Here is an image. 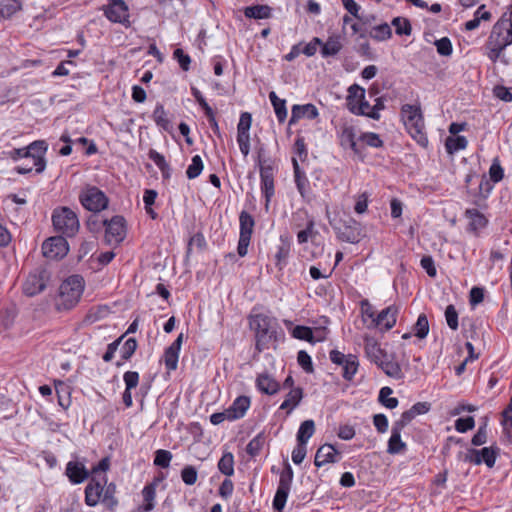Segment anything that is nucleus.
Here are the masks:
<instances>
[{"label":"nucleus","instance_id":"1","mask_svg":"<svg viewBox=\"0 0 512 512\" xmlns=\"http://www.w3.org/2000/svg\"><path fill=\"white\" fill-rule=\"evenodd\" d=\"M250 329L255 333V350L258 354L284 338V331L276 318L263 313L250 314L248 316Z\"/></svg>","mask_w":512,"mask_h":512},{"label":"nucleus","instance_id":"2","mask_svg":"<svg viewBox=\"0 0 512 512\" xmlns=\"http://www.w3.org/2000/svg\"><path fill=\"white\" fill-rule=\"evenodd\" d=\"M84 278L81 275L74 274L65 279L60 287L56 299V309L58 311H69L74 308L84 291Z\"/></svg>","mask_w":512,"mask_h":512},{"label":"nucleus","instance_id":"3","mask_svg":"<svg viewBox=\"0 0 512 512\" xmlns=\"http://www.w3.org/2000/svg\"><path fill=\"white\" fill-rule=\"evenodd\" d=\"M401 116L410 136L421 146L428 145L424 117L420 104H404L401 107Z\"/></svg>","mask_w":512,"mask_h":512},{"label":"nucleus","instance_id":"4","mask_svg":"<svg viewBox=\"0 0 512 512\" xmlns=\"http://www.w3.org/2000/svg\"><path fill=\"white\" fill-rule=\"evenodd\" d=\"M52 225L59 235L74 237L80 228L76 212L67 206L56 207L52 212Z\"/></svg>","mask_w":512,"mask_h":512},{"label":"nucleus","instance_id":"5","mask_svg":"<svg viewBox=\"0 0 512 512\" xmlns=\"http://www.w3.org/2000/svg\"><path fill=\"white\" fill-rule=\"evenodd\" d=\"M48 149V144L45 140H36L30 143L27 147L14 148L9 152V156L13 160L21 158H31L37 174L42 173L46 167V160L44 155Z\"/></svg>","mask_w":512,"mask_h":512},{"label":"nucleus","instance_id":"6","mask_svg":"<svg viewBox=\"0 0 512 512\" xmlns=\"http://www.w3.org/2000/svg\"><path fill=\"white\" fill-rule=\"evenodd\" d=\"M81 205L88 211L99 213L108 207L109 199L96 186L87 185L79 194Z\"/></svg>","mask_w":512,"mask_h":512},{"label":"nucleus","instance_id":"7","mask_svg":"<svg viewBox=\"0 0 512 512\" xmlns=\"http://www.w3.org/2000/svg\"><path fill=\"white\" fill-rule=\"evenodd\" d=\"M330 224L340 241L356 244L363 236L361 224L351 216H346L336 223L330 222Z\"/></svg>","mask_w":512,"mask_h":512},{"label":"nucleus","instance_id":"8","mask_svg":"<svg viewBox=\"0 0 512 512\" xmlns=\"http://www.w3.org/2000/svg\"><path fill=\"white\" fill-rule=\"evenodd\" d=\"M293 469L288 461L284 462L283 470L280 473L279 484L272 501V507L276 512H282L291 489L293 481Z\"/></svg>","mask_w":512,"mask_h":512},{"label":"nucleus","instance_id":"9","mask_svg":"<svg viewBox=\"0 0 512 512\" xmlns=\"http://www.w3.org/2000/svg\"><path fill=\"white\" fill-rule=\"evenodd\" d=\"M489 43L509 41L512 44V4L492 27Z\"/></svg>","mask_w":512,"mask_h":512},{"label":"nucleus","instance_id":"10","mask_svg":"<svg viewBox=\"0 0 512 512\" xmlns=\"http://www.w3.org/2000/svg\"><path fill=\"white\" fill-rule=\"evenodd\" d=\"M240 233L237 246V253L240 257H245L248 253V246L251 241L252 233L255 226L253 216L243 210L239 214Z\"/></svg>","mask_w":512,"mask_h":512},{"label":"nucleus","instance_id":"11","mask_svg":"<svg viewBox=\"0 0 512 512\" xmlns=\"http://www.w3.org/2000/svg\"><path fill=\"white\" fill-rule=\"evenodd\" d=\"M500 454V448L497 445L483 447L482 449H468L465 455V461L474 465L485 463L488 468H493L497 457Z\"/></svg>","mask_w":512,"mask_h":512},{"label":"nucleus","instance_id":"12","mask_svg":"<svg viewBox=\"0 0 512 512\" xmlns=\"http://www.w3.org/2000/svg\"><path fill=\"white\" fill-rule=\"evenodd\" d=\"M329 357L332 363L342 367V377L346 381H351L354 378L359 367L356 355H345L339 350L333 349L330 351Z\"/></svg>","mask_w":512,"mask_h":512},{"label":"nucleus","instance_id":"13","mask_svg":"<svg viewBox=\"0 0 512 512\" xmlns=\"http://www.w3.org/2000/svg\"><path fill=\"white\" fill-rule=\"evenodd\" d=\"M69 251V244L65 236L56 235L46 239L42 243V254L51 260L64 258Z\"/></svg>","mask_w":512,"mask_h":512},{"label":"nucleus","instance_id":"14","mask_svg":"<svg viewBox=\"0 0 512 512\" xmlns=\"http://www.w3.org/2000/svg\"><path fill=\"white\" fill-rule=\"evenodd\" d=\"M105 17L113 22L129 28L131 26L129 7L123 0H111L103 8Z\"/></svg>","mask_w":512,"mask_h":512},{"label":"nucleus","instance_id":"15","mask_svg":"<svg viewBox=\"0 0 512 512\" xmlns=\"http://www.w3.org/2000/svg\"><path fill=\"white\" fill-rule=\"evenodd\" d=\"M127 223L123 216L115 215L107 219L105 226V241L107 244H120L126 237Z\"/></svg>","mask_w":512,"mask_h":512},{"label":"nucleus","instance_id":"16","mask_svg":"<svg viewBox=\"0 0 512 512\" xmlns=\"http://www.w3.org/2000/svg\"><path fill=\"white\" fill-rule=\"evenodd\" d=\"M275 168L274 165L268 164L267 166H261L260 168V188L265 198V210H269L270 202L275 194L274 184Z\"/></svg>","mask_w":512,"mask_h":512},{"label":"nucleus","instance_id":"17","mask_svg":"<svg viewBox=\"0 0 512 512\" xmlns=\"http://www.w3.org/2000/svg\"><path fill=\"white\" fill-rule=\"evenodd\" d=\"M48 278L49 275L45 269L36 273H30L23 284V293L28 297L41 293L46 288Z\"/></svg>","mask_w":512,"mask_h":512},{"label":"nucleus","instance_id":"18","mask_svg":"<svg viewBox=\"0 0 512 512\" xmlns=\"http://www.w3.org/2000/svg\"><path fill=\"white\" fill-rule=\"evenodd\" d=\"M106 483V475H104L102 479H97V477L91 476L87 486L85 487L86 505L89 507H95L100 501L102 502V494Z\"/></svg>","mask_w":512,"mask_h":512},{"label":"nucleus","instance_id":"19","mask_svg":"<svg viewBox=\"0 0 512 512\" xmlns=\"http://www.w3.org/2000/svg\"><path fill=\"white\" fill-rule=\"evenodd\" d=\"M492 189L493 182L483 174L479 179L478 187L476 189H468L467 193L473 196V200L471 201L473 205L485 209L487 207L485 200L488 198Z\"/></svg>","mask_w":512,"mask_h":512},{"label":"nucleus","instance_id":"20","mask_svg":"<svg viewBox=\"0 0 512 512\" xmlns=\"http://www.w3.org/2000/svg\"><path fill=\"white\" fill-rule=\"evenodd\" d=\"M339 142L344 149L350 148L361 160L365 158L363 145L358 144L355 128L351 125H344L339 134Z\"/></svg>","mask_w":512,"mask_h":512},{"label":"nucleus","instance_id":"21","mask_svg":"<svg viewBox=\"0 0 512 512\" xmlns=\"http://www.w3.org/2000/svg\"><path fill=\"white\" fill-rule=\"evenodd\" d=\"M191 94L193 95V97L195 98V100L199 104V106L202 108V110L204 111V114L207 117L209 125H210L212 131L214 132V134L218 138H221V132L219 129L218 122L216 120L214 110L207 103V101L204 98V96L202 95V93L196 87H194V86L191 87Z\"/></svg>","mask_w":512,"mask_h":512},{"label":"nucleus","instance_id":"22","mask_svg":"<svg viewBox=\"0 0 512 512\" xmlns=\"http://www.w3.org/2000/svg\"><path fill=\"white\" fill-rule=\"evenodd\" d=\"M465 218L469 219L467 225V232L472 233L475 236H479L481 229L488 226V218L476 208H468L464 212Z\"/></svg>","mask_w":512,"mask_h":512},{"label":"nucleus","instance_id":"23","mask_svg":"<svg viewBox=\"0 0 512 512\" xmlns=\"http://www.w3.org/2000/svg\"><path fill=\"white\" fill-rule=\"evenodd\" d=\"M340 455V452L332 444H323L316 451L314 464L316 467H322L325 464L336 463L339 461Z\"/></svg>","mask_w":512,"mask_h":512},{"label":"nucleus","instance_id":"24","mask_svg":"<svg viewBox=\"0 0 512 512\" xmlns=\"http://www.w3.org/2000/svg\"><path fill=\"white\" fill-rule=\"evenodd\" d=\"M183 338V333H180L173 343L164 351L163 359L168 371H174L177 369L179 352L183 343Z\"/></svg>","mask_w":512,"mask_h":512},{"label":"nucleus","instance_id":"25","mask_svg":"<svg viewBox=\"0 0 512 512\" xmlns=\"http://www.w3.org/2000/svg\"><path fill=\"white\" fill-rule=\"evenodd\" d=\"M65 475L72 484H80L91 478L90 471L86 469L83 463L78 461H69L67 463Z\"/></svg>","mask_w":512,"mask_h":512},{"label":"nucleus","instance_id":"26","mask_svg":"<svg viewBox=\"0 0 512 512\" xmlns=\"http://www.w3.org/2000/svg\"><path fill=\"white\" fill-rule=\"evenodd\" d=\"M256 388L265 395H275L281 389V384L269 373H260L256 377Z\"/></svg>","mask_w":512,"mask_h":512},{"label":"nucleus","instance_id":"27","mask_svg":"<svg viewBox=\"0 0 512 512\" xmlns=\"http://www.w3.org/2000/svg\"><path fill=\"white\" fill-rule=\"evenodd\" d=\"M319 116V112L317 107L312 104H304V105H293L291 110V117L289 119V126L296 124L301 118H308L310 120H314Z\"/></svg>","mask_w":512,"mask_h":512},{"label":"nucleus","instance_id":"28","mask_svg":"<svg viewBox=\"0 0 512 512\" xmlns=\"http://www.w3.org/2000/svg\"><path fill=\"white\" fill-rule=\"evenodd\" d=\"M292 165L296 188L303 199H308L311 194L310 182L295 157L292 158Z\"/></svg>","mask_w":512,"mask_h":512},{"label":"nucleus","instance_id":"29","mask_svg":"<svg viewBox=\"0 0 512 512\" xmlns=\"http://www.w3.org/2000/svg\"><path fill=\"white\" fill-rule=\"evenodd\" d=\"M398 313L399 308L396 305H390L373 318V323L377 327L383 326L388 331L395 326Z\"/></svg>","mask_w":512,"mask_h":512},{"label":"nucleus","instance_id":"30","mask_svg":"<svg viewBox=\"0 0 512 512\" xmlns=\"http://www.w3.org/2000/svg\"><path fill=\"white\" fill-rule=\"evenodd\" d=\"M250 404H251L250 397L245 396V395L238 396L233 401L231 406H229V408L226 409V411L228 413V420L234 421V420L243 418L245 416L247 410L249 409Z\"/></svg>","mask_w":512,"mask_h":512},{"label":"nucleus","instance_id":"31","mask_svg":"<svg viewBox=\"0 0 512 512\" xmlns=\"http://www.w3.org/2000/svg\"><path fill=\"white\" fill-rule=\"evenodd\" d=\"M281 244L277 247V251L275 253V266L279 271H282L288 264V259L290 256L291 243L288 237L281 236L280 237Z\"/></svg>","mask_w":512,"mask_h":512},{"label":"nucleus","instance_id":"32","mask_svg":"<svg viewBox=\"0 0 512 512\" xmlns=\"http://www.w3.org/2000/svg\"><path fill=\"white\" fill-rule=\"evenodd\" d=\"M403 429L392 425L391 436L387 443V453L391 455L400 454L406 451L407 445L401 439V432Z\"/></svg>","mask_w":512,"mask_h":512},{"label":"nucleus","instance_id":"33","mask_svg":"<svg viewBox=\"0 0 512 512\" xmlns=\"http://www.w3.org/2000/svg\"><path fill=\"white\" fill-rule=\"evenodd\" d=\"M365 353L377 366L379 362H382L388 356L387 352L381 348L380 344L373 339H366Z\"/></svg>","mask_w":512,"mask_h":512},{"label":"nucleus","instance_id":"34","mask_svg":"<svg viewBox=\"0 0 512 512\" xmlns=\"http://www.w3.org/2000/svg\"><path fill=\"white\" fill-rule=\"evenodd\" d=\"M343 48L339 35L329 36L327 41H322L320 53L323 58L336 56Z\"/></svg>","mask_w":512,"mask_h":512},{"label":"nucleus","instance_id":"35","mask_svg":"<svg viewBox=\"0 0 512 512\" xmlns=\"http://www.w3.org/2000/svg\"><path fill=\"white\" fill-rule=\"evenodd\" d=\"M243 12L249 19H268L272 15V8L266 4H257L245 7Z\"/></svg>","mask_w":512,"mask_h":512},{"label":"nucleus","instance_id":"36","mask_svg":"<svg viewBox=\"0 0 512 512\" xmlns=\"http://www.w3.org/2000/svg\"><path fill=\"white\" fill-rule=\"evenodd\" d=\"M393 358L394 355H391V359H389V356H387V358H385L382 362H379L378 367L381 368L387 376L400 380L404 377V374L400 364L396 361H393Z\"/></svg>","mask_w":512,"mask_h":512},{"label":"nucleus","instance_id":"37","mask_svg":"<svg viewBox=\"0 0 512 512\" xmlns=\"http://www.w3.org/2000/svg\"><path fill=\"white\" fill-rule=\"evenodd\" d=\"M105 486L102 494V503L109 511L114 512L118 506V499L115 496L117 492L116 484L111 482L109 484L106 483Z\"/></svg>","mask_w":512,"mask_h":512},{"label":"nucleus","instance_id":"38","mask_svg":"<svg viewBox=\"0 0 512 512\" xmlns=\"http://www.w3.org/2000/svg\"><path fill=\"white\" fill-rule=\"evenodd\" d=\"M234 464V455L231 452L224 451L217 463V468L223 475L231 477L234 475Z\"/></svg>","mask_w":512,"mask_h":512},{"label":"nucleus","instance_id":"39","mask_svg":"<svg viewBox=\"0 0 512 512\" xmlns=\"http://www.w3.org/2000/svg\"><path fill=\"white\" fill-rule=\"evenodd\" d=\"M269 99L274 108L278 121L283 123L287 118L286 100L280 99L274 91L269 93Z\"/></svg>","mask_w":512,"mask_h":512},{"label":"nucleus","instance_id":"40","mask_svg":"<svg viewBox=\"0 0 512 512\" xmlns=\"http://www.w3.org/2000/svg\"><path fill=\"white\" fill-rule=\"evenodd\" d=\"M144 502L141 506L144 511H152L155 507L156 489L155 483H148L142 490Z\"/></svg>","mask_w":512,"mask_h":512},{"label":"nucleus","instance_id":"41","mask_svg":"<svg viewBox=\"0 0 512 512\" xmlns=\"http://www.w3.org/2000/svg\"><path fill=\"white\" fill-rule=\"evenodd\" d=\"M315 432V423L313 420H305L300 424L296 435V441L307 444L308 440Z\"/></svg>","mask_w":512,"mask_h":512},{"label":"nucleus","instance_id":"42","mask_svg":"<svg viewBox=\"0 0 512 512\" xmlns=\"http://www.w3.org/2000/svg\"><path fill=\"white\" fill-rule=\"evenodd\" d=\"M365 98V89L358 84H353L348 88V95L346 97V106L350 111V107L358 105L361 100Z\"/></svg>","mask_w":512,"mask_h":512},{"label":"nucleus","instance_id":"43","mask_svg":"<svg viewBox=\"0 0 512 512\" xmlns=\"http://www.w3.org/2000/svg\"><path fill=\"white\" fill-rule=\"evenodd\" d=\"M468 141L464 136H449L445 140V148L448 154H454L467 147Z\"/></svg>","mask_w":512,"mask_h":512},{"label":"nucleus","instance_id":"44","mask_svg":"<svg viewBox=\"0 0 512 512\" xmlns=\"http://www.w3.org/2000/svg\"><path fill=\"white\" fill-rule=\"evenodd\" d=\"M292 336L299 340L308 341L315 343L316 341H322L324 338L320 337L315 339L312 328L304 325H297L292 330Z\"/></svg>","mask_w":512,"mask_h":512},{"label":"nucleus","instance_id":"45","mask_svg":"<svg viewBox=\"0 0 512 512\" xmlns=\"http://www.w3.org/2000/svg\"><path fill=\"white\" fill-rule=\"evenodd\" d=\"M153 120L156 125L162 128L165 131H169L170 129V121L167 118V114L165 108L162 103H157L155 109L152 114Z\"/></svg>","mask_w":512,"mask_h":512},{"label":"nucleus","instance_id":"46","mask_svg":"<svg viewBox=\"0 0 512 512\" xmlns=\"http://www.w3.org/2000/svg\"><path fill=\"white\" fill-rule=\"evenodd\" d=\"M392 393V388L388 386L382 387L379 391L378 402L388 409H395L398 406L399 401L395 397H390Z\"/></svg>","mask_w":512,"mask_h":512},{"label":"nucleus","instance_id":"47","mask_svg":"<svg viewBox=\"0 0 512 512\" xmlns=\"http://www.w3.org/2000/svg\"><path fill=\"white\" fill-rule=\"evenodd\" d=\"M369 36L376 41H385L392 37V30L389 24L382 23L374 26L369 32Z\"/></svg>","mask_w":512,"mask_h":512},{"label":"nucleus","instance_id":"48","mask_svg":"<svg viewBox=\"0 0 512 512\" xmlns=\"http://www.w3.org/2000/svg\"><path fill=\"white\" fill-rule=\"evenodd\" d=\"M265 435L263 432L257 434L246 446V453L252 458L258 456L264 446Z\"/></svg>","mask_w":512,"mask_h":512},{"label":"nucleus","instance_id":"49","mask_svg":"<svg viewBox=\"0 0 512 512\" xmlns=\"http://www.w3.org/2000/svg\"><path fill=\"white\" fill-rule=\"evenodd\" d=\"M21 8V2L18 0H1L0 2V14L3 18H11Z\"/></svg>","mask_w":512,"mask_h":512},{"label":"nucleus","instance_id":"50","mask_svg":"<svg viewBox=\"0 0 512 512\" xmlns=\"http://www.w3.org/2000/svg\"><path fill=\"white\" fill-rule=\"evenodd\" d=\"M412 330L414 335L419 339H424L428 335L429 321L426 314L422 313L418 316Z\"/></svg>","mask_w":512,"mask_h":512},{"label":"nucleus","instance_id":"51","mask_svg":"<svg viewBox=\"0 0 512 512\" xmlns=\"http://www.w3.org/2000/svg\"><path fill=\"white\" fill-rule=\"evenodd\" d=\"M391 24L395 27V33L399 36H410L412 33L411 22L407 18L395 17L392 19Z\"/></svg>","mask_w":512,"mask_h":512},{"label":"nucleus","instance_id":"52","mask_svg":"<svg viewBox=\"0 0 512 512\" xmlns=\"http://www.w3.org/2000/svg\"><path fill=\"white\" fill-rule=\"evenodd\" d=\"M315 228V221L313 217H309L306 222L305 229L299 231L297 233V241L299 244H304L308 241L309 238L314 237L318 234V232L314 229Z\"/></svg>","mask_w":512,"mask_h":512},{"label":"nucleus","instance_id":"53","mask_svg":"<svg viewBox=\"0 0 512 512\" xmlns=\"http://www.w3.org/2000/svg\"><path fill=\"white\" fill-rule=\"evenodd\" d=\"M358 141L362 142L366 146L373 148H381L384 146L383 140L380 135L374 132H363L358 138Z\"/></svg>","mask_w":512,"mask_h":512},{"label":"nucleus","instance_id":"54","mask_svg":"<svg viewBox=\"0 0 512 512\" xmlns=\"http://www.w3.org/2000/svg\"><path fill=\"white\" fill-rule=\"evenodd\" d=\"M173 458V455L170 451L165 449H158L154 453V465L160 468H168L170 466V462Z\"/></svg>","mask_w":512,"mask_h":512},{"label":"nucleus","instance_id":"55","mask_svg":"<svg viewBox=\"0 0 512 512\" xmlns=\"http://www.w3.org/2000/svg\"><path fill=\"white\" fill-rule=\"evenodd\" d=\"M55 388L57 392L58 404L63 409H68V407L71 404L69 387L66 386L64 383L59 382V385H56Z\"/></svg>","mask_w":512,"mask_h":512},{"label":"nucleus","instance_id":"56","mask_svg":"<svg viewBox=\"0 0 512 512\" xmlns=\"http://www.w3.org/2000/svg\"><path fill=\"white\" fill-rule=\"evenodd\" d=\"M203 161L199 155H195L192 157L191 164L188 166L186 170V175L188 179H195L197 178L202 170H203Z\"/></svg>","mask_w":512,"mask_h":512},{"label":"nucleus","instance_id":"57","mask_svg":"<svg viewBox=\"0 0 512 512\" xmlns=\"http://www.w3.org/2000/svg\"><path fill=\"white\" fill-rule=\"evenodd\" d=\"M107 219H101V217L97 213L91 214L87 221L86 226L87 229L92 233H98L101 231L103 227L106 226Z\"/></svg>","mask_w":512,"mask_h":512},{"label":"nucleus","instance_id":"58","mask_svg":"<svg viewBox=\"0 0 512 512\" xmlns=\"http://www.w3.org/2000/svg\"><path fill=\"white\" fill-rule=\"evenodd\" d=\"M444 315H445V319H446L448 327L451 330L456 331L459 327V322H458V312H457L455 306L453 304L448 305L445 309Z\"/></svg>","mask_w":512,"mask_h":512},{"label":"nucleus","instance_id":"59","mask_svg":"<svg viewBox=\"0 0 512 512\" xmlns=\"http://www.w3.org/2000/svg\"><path fill=\"white\" fill-rule=\"evenodd\" d=\"M180 475H181L182 481L188 486L194 485L198 478L197 469L192 465H186L181 470Z\"/></svg>","mask_w":512,"mask_h":512},{"label":"nucleus","instance_id":"60","mask_svg":"<svg viewBox=\"0 0 512 512\" xmlns=\"http://www.w3.org/2000/svg\"><path fill=\"white\" fill-rule=\"evenodd\" d=\"M137 340L133 337L127 339L121 347V358L124 361H128L137 349Z\"/></svg>","mask_w":512,"mask_h":512},{"label":"nucleus","instance_id":"61","mask_svg":"<svg viewBox=\"0 0 512 512\" xmlns=\"http://www.w3.org/2000/svg\"><path fill=\"white\" fill-rule=\"evenodd\" d=\"M504 178V169L500 165L499 159L495 158L489 168V179L493 183H498Z\"/></svg>","mask_w":512,"mask_h":512},{"label":"nucleus","instance_id":"62","mask_svg":"<svg viewBox=\"0 0 512 512\" xmlns=\"http://www.w3.org/2000/svg\"><path fill=\"white\" fill-rule=\"evenodd\" d=\"M462 325L464 327L463 336L466 339L475 340L478 337L477 325L473 319L463 318Z\"/></svg>","mask_w":512,"mask_h":512},{"label":"nucleus","instance_id":"63","mask_svg":"<svg viewBox=\"0 0 512 512\" xmlns=\"http://www.w3.org/2000/svg\"><path fill=\"white\" fill-rule=\"evenodd\" d=\"M297 361L306 373H313V362L310 355L305 350H300L297 354Z\"/></svg>","mask_w":512,"mask_h":512},{"label":"nucleus","instance_id":"64","mask_svg":"<svg viewBox=\"0 0 512 512\" xmlns=\"http://www.w3.org/2000/svg\"><path fill=\"white\" fill-rule=\"evenodd\" d=\"M173 58L177 60L179 66L183 71H188L190 69L191 58L188 54H186L183 49L177 48L173 52Z\"/></svg>","mask_w":512,"mask_h":512}]
</instances>
